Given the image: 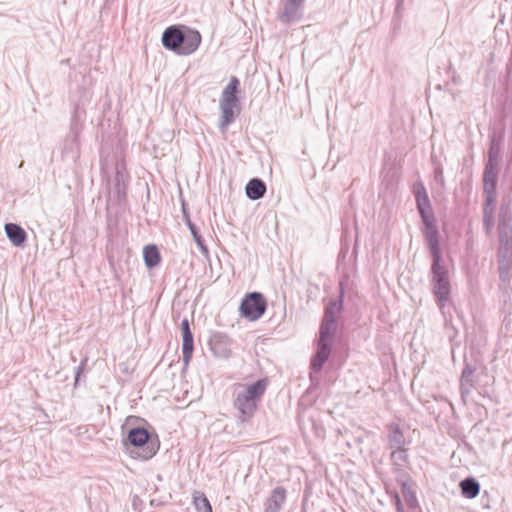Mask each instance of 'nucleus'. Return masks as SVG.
<instances>
[{"label":"nucleus","instance_id":"f257e3e1","mask_svg":"<svg viewBox=\"0 0 512 512\" xmlns=\"http://www.w3.org/2000/svg\"><path fill=\"white\" fill-rule=\"evenodd\" d=\"M498 272H499V290L502 310L505 314L500 328V342L509 343L511 331V295L510 282L512 278V210L509 203H503L499 212L498 223Z\"/></svg>","mask_w":512,"mask_h":512},{"label":"nucleus","instance_id":"f03ea898","mask_svg":"<svg viewBox=\"0 0 512 512\" xmlns=\"http://www.w3.org/2000/svg\"><path fill=\"white\" fill-rule=\"evenodd\" d=\"M344 297L345 287L343 281H340L338 297L336 299H331L324 310V315L319 328L317 351L311 359V369L314 372L321 371L331 354V339L337 332L338 324L336 318L343 310Z\"/></svg>","mask_w":512,"mask_h":512},{"label":"nucleus","instance_id":"7ed1b4c3","mask_svg":"<svg viewBox=\"0 0 512 512\" xmlns=\"http://www.w3.org/2000/svg\"><path fill=\"white\" fill-rule=\"evenodd\" d=\"M267 378L258 379L251 384H236L233 391V407L237 411V419L250 422L257 412L261 400L268 388Z\"/></svg>","mask_w":512,"mask_h":512},{"label":"nucleus","instance_id":"20e7f679","mask_svg":"<svg viewBox=\"0 0 512 512\" xmlns=\"http://www.w3.org/2000/svg\"><path fill=\"white\" fill-rule=\"evenodd\" d=\"M202 37L199 31L181 26H169L162 34V45L165 49L178 55H190L194 53Z\"/></svg>","mask_w":512,"mask_h":512},{"label":"nucleus","instance_id":"39448f33","mask_svg":"<svg viewBox=\"0 0 512 512\" xmlns=\"http://www.w3.org/2000/svg\"><path fill=\"white\" fill-rule=\"evenodd\" d=\"M430 275L433 295L437 299L439 307L443 308L449 299L451 286L449 272L442 261V256L432 258Z\"/></svg>","mask_w":512,"mask_h":512},{"label":"nucleus","instance_id":"423d86ee","mask_svg":"<svg viewBox=\"0 0 512 512\" xmlns=\"http://www.w3.org/2000/svg\"><path fill=\"white\" fill-rule=\"evenodd\" d=\"M127 443L137 449L136 458L148 460L152 458L159 450V440L157 436L151 435L143 427L131 428L127 433Z\"/></svg>","mask_w":512,"mask_h":512},{"label":"nucleus","instance_id":"0eeeda50","mask_svg":"<svg viewBox=\"0 0 512 512\" xmlns=\"http://www.w3.org/2000/svg\"><path fill=\"white\" fill-rule=\"evenodd\" d=\"M420 216L423 224L421 231L430 251L431 258L441 257L440 235L434 213L428 212L426 214H421Z\"/></svg>","mask_w":512,"mask_h":512},{"label":"nucleus","instance_id":"6e6552de","mask_svg":"<svg viewBox=\"0 0 512 512\" xmlns=\"http://www.w3.org/2000/svg\"><path fill=\"white\" fill-rule=\"evenodd\" d=\"M267 302L260 292H250L242 299L239 311L242 317L256 321L263 316Z\"/></svg>","mask_w":512,"mask_h":512},{"label":"nucleus","instance_id":"1a4fd4ad","mask_svg":"<svg viewBox=\"0 0 512 512\" xmlns=\"http://www.w3.org/2000/svg\"><path fill=\"white\" fill-rule=\"evenodd\" d=\"M497 178L498 165L486 163L483 173V190L488 204H492L495 201Z\"/></svg>","mask_w":512,"mask_h":512},{"label":"nucleus","instance_id":"9d476101","mask_svg":"<svg viewBox=\"0 0 512 512\" xmlns=\"http://www.w3.org/2000/svg\"><path fill=\"white\" fill-rule=\"evenodd\" d=\"M476 370L477 367L475 364L468 363L467 360L464 361V368L460 377V394L461 400L464 404H466L468 397L470 396L472 390L475 388Z\"/></svg>","mask_w":512,"mask_h":512},{"label":"nucleus","instance_id":"9b49d317","mask_svg":"<svg viewBox=\"0 0 512 512\" xmlns=\"http://www.w3.org/2000/svg\"><path fill=\"white\" fill-rule=\"evenodd\" d=\"M221 118L219 128L225 132L226 128L234 122L235 117L240 112L239 100H223L220 99Z\"/></svg>","mask_w":512,"mask_h":512},{"label":"nucleus","instance_id":"f8f14e48","mask_svg":"<svg viewBox=\"0 0 512 512\" xmlns=\"http://www.w3.org/2000/svg\"><path fill=\"white\" fill-rule=\"evenodd\" d=\"M305 1L306 0H286L282 11L278 15V19L284 24L298 21L301 18V10L304 7Z\"/></svg>","mask_w":512,"mask_h":512},{"label":"nucleus","instance_id":"ddd939ff","mask_svg":"<svg viewBox=\"0 0 512 512\" xmlns=\"http://www.w3.org/2000/svg\"><path fill=\"white\" fill-rule=\"evenodd\" d=\"M77 100L73 102V113H72V123L71 127L74 130L77 123L82 121L86 116L85 107L89 104L91 95L84 88H79L77 90Z\"/></svg>","mask_w":512,"mask_h":512},{"label":"nucleus","instance_id":"4468645a","mask_svg":"<svg viewBox=\"0 0 512 512\" xmlns=\"http://www.w3.org/2000/svg\"><path fill=\"white\" fill-rule=\"evenodd\" d=\"M229 337L221 332L214 333L209 340V345L215 356L228 358L231 352Z\"/></svg>","mask_w":512,"mask_h":512},{"label":"nucleus","instance_id":"2eb2a0df","mask_svg":"<svg viewBox=\"0 0 512 512\" xmlns=\"http://www.w3.org/2000/svg\"><path fill=\"white\" fill-rule=\"evenodd\" d=\"M183 361L187 364L194 350V337L190 329L189 320L184 318L181 322Z\"/></svg>","mask_w":512,"mask_h":512},{"label":"nucleus","instance_id":"dca6fc26","mask_svg":"<svg viewBox=\"0 0 512 512\" xmlns=\"http://www.w3.org/2000/svg\"><path fill=\"white\" fill-rule=\"evenodd\" d=\"M413 193L416 200V206L420 215L426 214L428 212H433L426 188L421 181L416 182L414 184Z\"/></svg>","mask_w":512,"mask_h":512},{"label":"nucleus","instance_id":"f3484780","mask_svg":"<svg viewBox=\"0 0 512 512\" xmlns=\"http://www.w3.org/2000/svg\"><path fill=\"white\" fill-rule=\"evenodd\" d=\"M285 500L286 489L282 486H277L266 500L264 512H279Z\"/></svg>","mask_w":512,"mask_h":512},{"label":"nucleus","instance_id":"a211bd4d","mask_svg":"<svg viewBox=\"0 0 512 512\" xmlns=\"http://www.w3.org/2000/svg\"><path fill=\"white\" fill-rule=\"evenodd\" d=\"M182 217H183V221L185 222V224L189 228V230H190V232H191V234L193 236V239L196 242L197 246L200 248V250L203 253L207 254L208 253V248H207V246L205 244V241L202 238V236L200 235L196 225L191 221L189 212L187 210V207H186V204H185L184 201L182 202Z\"/></svg>","mask_w":512,"mask_h":512},{"label":"nucleus","instance_id":"6ab92c4d","mask_svg":"<svg viewBox=\"0 0 512 512\" xmlns=\"http://www.w3.org/2000/svg\"><path fill=\"white\" fill-rule=\"evenodd\" d=\"M5 232L10 242L17 247L24 244L27 238L25 230L15 223L5 224Z\"/></svg>","mask_w":512,"mask_h":512},{"label":"nucleus","instance_id":"aec40b11","mask_svg":"<svg viewBox=\"0 0 512 512\" xmlns=\"http://www.w3.org/2000/svg\"><path fill=\"white\" fill-rule=\"evenodd\" d=\"M246 196L250 200H258L266 193V184L260 178H252L245 187Z\"/></svg>","mask_w":512,"mask_h":512},{"label":"nucleus","instance_id":"412c9836","mask_svg":"<svg viewBox=\"0 0 512 512\" xmlns=\"http://www.w3.org/2000/svg\"><path fill=\"white\" fill-rule=\"evenodd\" d=\"M143 258L148 268H154L161 262V255L156 245H147L143 250Z\"/></svg>","mask_w":512,"mask_h":512},{"label":"nucleus","instance_id":"4be33fe9","mask_svg":"<svg viewBox=\"0 0 512 512\" xmlns=\"http://www.w3.org/2000/svg\"><path fill=\"white\" fill-rule=\"evenodd\" d=\"M461 493L464 497L475 498L480 491V484L472 477L465 478L460 482Z\"/></svg>","mask_w":512,"mask_h":512},{"label":"nucleus","instance_id":"5701e85b","mask_svg":"<svg viewBox=\"0 0 512 512\" xmlns=\"http://www.w3.org/2000/svg\"><path fill=\"white\" fill-rule=\"evenodd\" d=\"M240 81L237 77L233 76L229 83L222 91L221 99L223 100H239L237 93L239 90Z\"/></svg>","mask_w":512,"mask_h":512},{"label":"nucleus","instance_id":"b1692460","mask_svg":"<svg viewBox=\"0 0 512 512\" xmlns=\"http://www.w3.org/2000/svg\"><path fill=\"white\" fill-rule=\"evenodd\" d=\"M401 492L403 498L410 509H416L418 507V500L410 484L406 481L401 482Z\"/></svg>","mask_w":512,"mask_h":512},{"label":"nucleus","instance_id":"393cba45","mask_svg":"<svg viewBox=\"0 0 512 512\" xmlns=\"http://www.w3.org/2000/svg\"><path fill=\"white\" fill-rule=\"evenodd\" d=\"M193 505L197 512H212V506L202 492L195 491L193 493Z\"/></svg>","mask_w":512,"mask_h":512},{"label":"nucleus","instance_id":"a878e982","mask_svg":"<svg viewBox=\"0 0 512 512\" xmlns=\"http://www.w3.org/2000/svg\"><path fill=\"white\" fill-rule=\"evenodd\" d=\"M483 226L487 234H489L494 227V205L488 204L485 200L483 208Z\"/></svg>","mask_w":512,"mask_h":512},{"label":"nucleus","instance_id":"bb28decb","mask_svg":"<svg viewBox=\"0 0 512 512\" xmlns=\"http://www.w3.org/2000/svg\"><path fill=\"white\" fill-rule=\"evenodd\" d=\"M391 460L395 470H402L403 466L408 462L407 450L404 447L401 449H394L391 453Z\"/></svg>","mask_w":512,"mask_h":512},{"label":"nucleus","instance_id":"cd10ccee","mask_svg":"<svg viewBox=\"0 0 512 512\" xmlns=\"http://www.w3.org/2000/svg\"><path fill=\"white\" fill-rule=\"evenodd\" d=\"M390 449H401L405 445V439L403 433L400 431L398 426L392 428L388 436Z\"/></svg>","mask_w":512,"mask_h":512},{"label":"nucleus","instance_id":"c85d7f7f","mask_svg":"<svg viewBox=\"0 0 512 512\" xmlns=\"http://www.w3.org/2000/svg\"><path fill=\"white\" fill-rule=\"evenodd\" d=\"M499 155H500V145L493 137L490 141V147H489V151H488V160L486 163L498 165Z\"/></svg>","mask_w":512,"mask_h":512},{"label":"nucleus","instance_id":"c756f323","mask_svg":"<svg viewBox=\"0 0 512 512\" xmlns=\"http://www.w3.org/2000/svg\"><path fill=\"white\" fill-rule=\"evenodd\" d=\"M434 180L443 188L445 184L443 168L437 165L434 168Z\"/></svg>","mask_w":512,"mask_h":512},{"label":"nucleus","instance_id":"7c9ffc66","mask_svg":"<svg viewBox=\"0 0 512 512\" xmlns=\"http://www.w3.org/2000/svg\"><path fill=\"white\" fill-rule=\"evenodd\" d=\"M87 361H88V359L85 357V358L80 362L79 366H78V367H77V369H76V372H75V383H74V385H75V386H76V385H78V383H79V381H80V376H81V374H82V373H83V371H84V368H85V366H86V364H87Z\"/></svg>","mask_w":512,"mask_h":512},{"label":"nucleus","instance_id":"2f4dec72","mask_svg":"<svg viewBox=\"0 0 512 512\" xmlns=\"http://www.w3.org/2000/svg\"><path fill=\"white\" fill-rule=\"evenodd\" d=\"M395 506H396V512H405L403 504L401 502V499L398 494L395 495Z\"/></svg>","mask_w":512,"mask_h":512},{"label":"nucleus","instance_id":"473e14b6","mask_svg":"<svg viewBox=\"0 0 512 512\" xmlns=\"http://www.w3.org/2000/svg\"><path fill=\"white\" fill-rule=\"evenodd\" d=\"M503 24V20H500V23L496 25L494 29L495 37L498 39L499 33L503 31V29L500 27V25Z\"/></svg>","mask_w":512,"mask_h":512},{"label":"nucleus","instance_id":"72a5a7b5","mask_svg":"<svg viewBox=\"0 0 512 512\" xmlns=\"http://www.w3.org/2000/svg\"><path fill=\"white\" fill-rule=\"evenodd\" d=\"M401 4H402V0H398L397 6H396V13L399 12Z\"/></svg>","mask_w":512,"mask_h":512}]
</instances>
